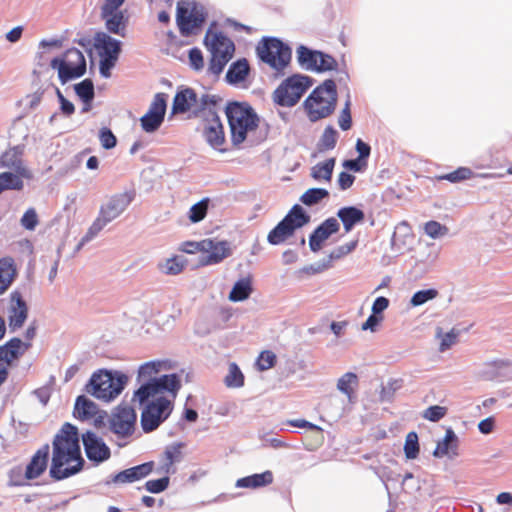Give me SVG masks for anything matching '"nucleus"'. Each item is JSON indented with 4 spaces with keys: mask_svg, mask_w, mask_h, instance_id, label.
<instances>
[{
    "mask_svg": "<svg viewBox=\"0 0 512 512\" xmlns=\"http://www.w3.org/2000/svg\"><path fill=\"white\" fill-rule=\"evenodd\" d=\"M135 198V191H125L118 193L109 198V200L101 206L99 213L109 222L119 217L131 204Z\"/></svg>",
    "mask_w": 512,
    "mask_h": 512,
    "instance_id": "2eb2a0df",
    "label": "nucleus"
},
{
    "mask_svg": "<svg viewBox=\"0 0 512 512\" xmlns=\"http://www.w3.org/2000/svg\"><path fill=\"white\" fill-rule=\"evenodd\" d=\"M205 255L200 262L203 265L218 264L229 255L226 242H215L211 239V249L203 251Z\"/></svg>",
    "mask_w": 512,
    "mask_h": 512,
    "instance_id": "72a5a7b5",
    "label": "nucleus"
},
{
    "mask_svg": "<svg viewBox=\"0 0 512 512\" xmlns=\"http://www.w3.org/2000/svg\"><path fill=\"white\" fill-rule=\"evenodd\" d=\"M170 478L165 474L164 477L154 480H148L145 483V489L150 493H161L169 486Z\"/></svg>",
    "mask_w": 512,
    "mask_h": 512,
    "instance_id": "0e129e2a",
    "label": "nucleus"
},
{
    "mask_svg": "<svg viewBox=\"0 0 512 512\" xmlns=\"http://www.w3.org/2000/svg\"><path fill=\"white\" fill-rule=\"evenodd\" d=\"M335 158H329L324 162H319L311 168V177L316 181H331Z\"/></svg>",
    "mask_w": 512,
    "mask_h": 512,
    "instance_id": "e433bc0d",
    "label": "nucleus"
},
{
    "mask_svg": "<svg viewBox=\"0 0 512 512\" xmlns=\"http://www.w3.org/2000/svg\"><path fill=\"white\" fill-rule=\"evenodd\" d=\"M404 453L407 459H415L419 454V442L416 432L411 431L407 434L404 444Z\"/></svg>",
    "mask_w": 512,
    "mask_h": 512,
    "instance_id": "5fc2aeb1",
    "label": "nucleus"
},
{
    "mask_svg": "<svg viewBox=\"0 0 512 512\" xmlns=\"http://www.w3.org/2000/svg\"><path fill=\"white\" fill-rule=\"evenodd\" d=\"M295 232L293 226L282 219L268 234L267 240L272 245H279Z\"/></svg>",
    "mask_w": 512,
    "mask_h": 512,
    "instance_id": "f704fd0d",
    "label": "nucleus"
},
{
    "mask_svg": "<svg viewBox=\"0 0 512 512\" xmlns=\"http://www.w3.org/2000/svg\"><path fill=\"white\" fill-rule=\"evenodd\" d=\"M448 227L438 221L430 220L424 225V232L432 239H437L448 234Z\"/></svg>",
    "mask_w": 512,
    "mask_h": 512,
    "instance_id": "13d9d810",
    "label": "nucleus"
},
{
    "mask_svg": "<svg viewBox=\"0 0 512 512\" xmlns=\"http://www.w3.org/2000/svg\"><path fill=\"white\" fill-rule=\"evenodd\" d=\"M283 219L296 230L309 223L310 216L304 211L302 206L295 204Z\"/></svg>",
    "mask_w": 512,
    "mask_h": 512,
    "instance_id": "58836bf2",
    "label": "nucleus"
},
{
    "mask_svg": "<svg viewBox=\"0 0 512 512\" xmlns=\"http://www.w3.org/2000/svg\"><path fill=\"white\" fill-rule=\"evenodd\" d=\"M82 442L87 458L95 463H101L110 458L111 452L102 438L94 432L87 431L82 434Z\"/></svg>",
    "mask_w": 512,
    "mask_h": 512,
    "instance_id": "4468645a",
    "label": "nucleus"
},
{
    "mask_svg": "<svg viewBox=\"0 0 512 512\" xmlns=\"http://www.w3.org/2000/svg\"><path fill=\"white\" fill-rule=\"evenodd\" d=\"M338 132L331 126H327L319 140L320 150H331L334 149L337 143Z\"/></svg>",
    "mask_w": 512,
    "mask_h": 512,
    "instance_id": "3c124183",
    "label": "nucleus"
},
{
    "mask_svg": "<svg viewBox=\"0 0 512 512\" xmlns=\"http://www.w3.org/2000/svg\"><path fill=\"white\" fill-rule=\"evenodd\" d=\"M186 264V260L179 256H174L160 262L158 268L165 275H178L184 270Z\"/></svg>",
    "mask_w": 512,
    "mask_h": 512,
    "instance_id": "a19ab883",
    "label": "nucleus"
},
{
    "mask_svg": "<svg viewBox=\"0 0 512 512\" xmlns=\"http://www.w3.org/2000/svg\"><path fill=\"white\" fill-rule=\"evenodd\" d=\"M207 249H211V239H203L201 241H186L183 242L180 247V250L187 254L203 252Z\"/></svg>",
    "mask_w": 512,
    "mask_h": 512,
    "instance_id": "4d7b16f0",
    "label": "nucleus"
},
{
    "mask_svg": "<svg viewBox=\"0 0 512 512\" xmlns=\"http://www.w3.org/2000/svg\"><path fill=\"white\" fill-rule=\"evenodd\" d=\"M30 342H23L18 337H13L5 344L0 345V364L12 365L15 360H19L30 348Z\"/></svg>",
    "mask_w": 512,
    "mask_h": 512,
    "instance_id": "aec40b11",
    "label": "nucleus"
},
{
    "mask_svg": "<svg viewBox=\"0 0 512 512\" xmlns=\"http://www.w3.org/2000/svg\"><path fill=\"white\" fill-rule=\"evenodd\" d=\"M250 72L247 59L242 58L233 62L226 73L225 79L231 85H237L246 80Z\"/></svg>",
    "mask_w": 512,
    "mask_h": 512,
    "instance_id": "2f4dec72",
    "label": "nucleus"
},
{
    "mask_svg": "<svg viewBox=\"0 0 512 512\" xmlns=\"http://www.w3.org/2000/svg\"><path fill=\"white\" fill-rule=\"evenodd\" d=\"M85 460L81 455L78 428L64 423L54 436L52 442V459L49 469L50 477L61 481L82 471Z\"/></svg>",
    "mask_w": 512,
    "mask_h": 512,
    "instance_id": "f257e3e1",
    "label": "nucleus"
},
{
    "mask_svg": "<svg viewBox=\"0 0 512 512\" xmlns=\"http://www.w3.org/2000/svg\"><path fill=\"white\" fill-rule=\"evenodd\" d=\"M232 57L233 56L227 52L222 55L211 54L207 72L214 76H219Z\"/></svg>",
    "mask_w": 512,
    "mask_h": 512,
    "instance_id": "a18cd8bd",
    "label": "nucleus"
},
{
    "mask_svg": "<svg viewBox=\"0 0 512 512\" xmlns=\"http://www.w3.org/2000/svg\"><path fill=\"white\" fill-rule=\"evenodd\" d=\"M24 146L16 145L0 156V168H7L15 173L22 175L26 179L32 178L31 171L25 166L23 161Z\"/></svg>",
    "mask_w": 512,
    "mask_h": 512,
    "instance_id": "dca6fc26",
    "label": "nucleus"
},
{
    "mask_svg": "<svg viewBox=\"0 0 512 512\" xmlns=\"http://www.w3.org/2000/svg\"><path fill=\"white\" fill-rule=\"evenodd\" d=\"M154 469V462L149 461L140 465L125 469L111 476L110 480L106 481V484H126L133 483L141 480L148 476Z\"/></svg>",
    "mask_w": 512,
    "mask_h": 512,
    "instance_id": "6ab92c4d",
    "label": "nucleus"
},
{
    "mask_svg": "<svg viewBox=\"0 0 512 512\" xmlns=\"http://www.w3.org/2000/svg\"><path fill=\"white\" fill-rule=\"evenodd\" d=\"M204 44L214 55H222L227 52L233 56L235 52V45L231 39L222 32L212 33L211 29L205 35Z\"/></svg>",
    "mask_w": 512,
    "mask_h": 512,
    "instance_id": "4be33fe9",
    "label": "nucleus"
},
{
    "mask_svg": "<svg viewBox=\"0 0 512 512\" xmlns=\"http://www.w3.org/2000/svg\"><path fill=\"white\" fill-rule=\"evenodd\" d=\"M313 79L302 74L286 78L273 92L274 102L282 107L295 106L304 93L312 86Z\"/></svg>",
    "mask_w": 512,
    "mask_h": 512,
    "instance_id": "0eeeda50",
    "label": "nucleus"
},
{
    "mask_svg": "<svg viewBox=\"0 0 512 512\" xmlns=\"http://www.w3.org/2000/svg\"><path fill=\"white\" fill-rule=\"evenodd\" d=\"M50 446L44 444L32 456L25 470V479L33 480L41 476L47 468Z\"/></svg>",
    "mask_w": 512,
    "mask_h": 512,
    "instance_id": "5701e85b",
    "label": "nucleus"
},
{
    "mask_svg": "<svg viewBox=\"0 0 512 512\" xmlns=\"http://www.w3.org/2000/svg\"><path fill=\"white\" fill-rule=\"evenodd\" d=\"M167 107V95L165 93H157L154 96L152 103L148 109V112H152L161 117H165Z\"/></svg>",
    "mask_w": 512,
    "mask_h": 512,
    "instance_id": "052dcab7",
    "label": "nucleus"
},
{
    "mask_svg": "<svg viewBox=\"0 0 512 512\" xmlns=\"http://www.w3.org/2000/svg\"><path fill=\"white\" fill-rule=\"evenodd\" d=\"M10 307L8 309L9 327L15 331L23 326L28 316V306L19 291L10 294Z\"/></svg>",
    "mask_w": 512,
    "mask_h": 512,
    "instance_id": "f3484780",
    "label": "nucleus"
},
{
    "mask_svg": "<svg viewBox=\"0 0 512 512\" xmlns=\"http://www.w3.org/2000/svg\"><path fill=\"white\" fill-rule=\"evenodd\" d=\"M24 177L13 171L0 173V194L5 190H22Z\"/></svg>",
    "mask_w": 512,
    "mask_h": 512,
    "instance_id": "ea45409f",
    "label": "nucleus"
},
{
    "mask_svg": "<svg viewBox=\"0 0 512 512\" xmlns=\"http://www.w3.org/2000/svg\"><path fill=\"white\" fill-rule=\"evenodd\" d=\"M50 66L58 70V77L62 84L82 77L86 72V60L83 53L77 48L68 49L64 55L51 60Z\"/></svg>",
    "mask_w": 512,
    "mask_h": 512,
    "instance_id": "9d476101",
    "label": "nucleus"
},
{
    "mask_svg": "<svg viewBox=\"0 0 512 512\" xmlns=\"http://www.w3.org/2000/svg\"><path fill=\"white\" fill-rule=\"evenodd\" d=\"M259 59L277 72L286 68L292 57L291 48L275 37H264L256 46Z\"/></svg>",
    "mask_w": 512,
    "mask_h": 512,
    "instance_id": "423d86ee",
    "label": "nucleus"
},
{
    "mask_svg": "<svg viewBox=\"0 0 512 512\" xmlns=\"http://www.w3.org/2000/svg\"><path fill=\"white\" fill-rule=\"evenodd\" d=\"M225 114L231 132V142L234 146L242 144L247 134L259 126L260 119L252 106L247 102H229Z\"/></svg>",
    "mask_w": 512,
    "mask_h": 512,
    "instance_id": "7ed1b4c3",
    "label": "nucleus"
},
{
    "mask_svg": "<svg viewBox=\"0 0 512 512\" xmlns=\"http://www.w3.org/2000/svg\"><path fill=\"white\" fill-rule=\"evenodd\" d=\"M273 480V473L270 470H266L263 473L240 478L236 481L235 485L237 488L258 489L272 484Z\"/></svg>",
    "mask_w": 512,
    "mask_h": 512,
    "instance_id": "7c9ffc66",
    "label": "nucleus"
},
{
    "mask_svg": "<svg viewBox=\"0 0 512 512\" xmlns=\"http://www.w3.org/2000/svg\"><path fill=\"white\" fill-rule=\"evenodd\" d=\"M140 417L141 428L145 433L155 431L173 411V401L162 394L150 398L143 405Z\"/></svg>",
    "mask_w": 512,
    "mask_h": 512,
    "instance_id": "6e6552de",
    "label": "nucleus"
},
{
    "mask_svg": "<svg viewBox=\"0 0 512 512\" xmlns=\"http://www.w3.org/2000/svg\"><path fill=\"white\" fill-rule=\"evenodd\" d=\"M127 382L126 374L103 369L92 374L84 390L99 400L109 402L123 391Z\"/></svg>",
    "mask_w": 512,
    "mask_h": 512,
    "instance_id": "39448f33",
    "label": "nucleus"
},
{
    "mask_svg": "<svg viewBox=\"0 0 512 512\" xmlns=\"http://www.w3.org/2000/svg\"><path fill=\"white\" fill-rule=\"evenodd\" d=\"M160 363L156 361L146 362L139 367L137 381L141 383L140 387L134 391L133 401L143 405L150 398L169 392L175 399L177 392L181 388V381L177 374H166L160 377H153L157 374Z\"/></svg>",
    "mask_w": 512,
    "mask_h": 512,
    "instance_id": "f03ea898",
    "label": "nucleus"
},
{
    "mask_svg": "<svg viewBox=\"0 0 512 512\" xmlns=\"http://www.w3.org/2000/svg\"><path fill=\"white\" fill-rule=\"evenodd\" d=\"M252 293V283L249 278L238 280L229 294V300L232 302H240L249 298Z\"/></svg>",
    "mask_w": 512,
    "mask_h": 512,
    "instance_id": "4c0bfd02",
    "label": "nucleus"
},
{
    "mask_svg": "<svg viewBox=\"0 0 512 512\" xmlns=\"http://www.w3.org/2000/svg\"><path fill=\"white\" fill-rule=\"evenodd\" d=\"M224 383L231 388H239L244 385V375L236 363L229 364V372L224 379Z\"/></svg>",
    "mask_w": 512,
    "mask_h": 512,
    "instance_id": "de8ad7c7",
    "label": "nucleus"
},
{
    "mask_svg": "<svg viewBox=\"0 0 512 512\" xmlns=\"http://www.w3.org/2000/svg\"><path fill=\"white\" fill-rule=\"evenodd\" d=\"M473 171L468 167H459L453 172L447 173L440 177L442 180H447L451 183H458L463 180L470 179L473 176Z\"/></svg>",
    "mask_w": 512,
    "mask_h": 512,
    "instance_id": "bf43d9fd",
    "label": "nucleus"
},
{
    "mask_svg": "<svg viewBox=\"0 0 512 512\" xmlns=\"http://www.w3.org/2000/svg\"><path fill=\"white\" fill-rule=\"evenodd\" d=\"M75 93L83 103L92 102L95 96L94 84L91 79H84L74 86Z\"/></svg>",
    "mask_w": 512,
    "mask_h": 512,
    "instance_id": "09e8293b",
    "label": "nucleus"
},
{
    "mask_svg": "<svg viewBox=\"0 0 512 512\" xmlns=\"http://www.w3.org/2000/svg\"><path fill=\"white\" fill-rule=\"evenodd\" d=\"M206 17L204 6L194 0H181L177 3L176 22L180 34L184 37L196 34Z\"/></svg>",
    "mask_w": 512,
    "mask_h": 512,
    "instance_id": "1a4fd4ad",
    "label": "nucleus"
},
{
    "mask_svg": "<svg viewBox=\"0 0 512 512\" xmlns=\"http://www.w3.org/2000/svg\"><path fill=\"white\" fill-rule=\"evenodd\" d=\"M275 363L276 355L270 350L262 351L256 361V365L260 371L272 368Z\"/></svg>",
    "mask_w": 512,
    "mask_h": 512,
    "instance_id": "e2e57ef3",
    "label": "nucleus"
},
{
    "mask_svg": "<svg viewBox=\"0 0 512 512\" xmlns=\"http://www.w3.org/2000/svg\"><path fill=\"white\" fill-rule=\"evenodd\" d=\"M110 223L108 220H106L102 215L99 213L98 217L94 220V222L91 224L89 229L87 230L86 234L81 238L77 249L79 250L81 247H83L86 243L93 240L102 230L103 228Z\"/></svg>",
    "mask_w": 512,
    "mask_h": 512,
    "instance_id": "37998d69",
    "label": "nucleus"
},
{
    "mask_svg": "<svg viewBox=\"0 0 512 512\" xmlns=\"http://www.w3.org/2000/svg\"><path fill=\"white\" fill-rule=\"evenodd\" d=\"M350 106H351V102H350V99L348 98L345 103L344 108L342 109V111L338 117L339 127L343 131L349 130L352 126V117H351Z\"/></svg>",
    "mask_w": 512,
    "mask_h": 512,
    "instance_id": "338daca9",
    "label": "nucleus"
},
{
    "mask_svg": "<svg viewBox=\"0 0 512 512\" xmlns=\"http://www.w3.org/2000/svg\"><path fill=\"white\" fill-rule=\"evenodd\" d=\"M337 216L341 220L345 232H350L355 225L362 223L365 219L364 212L355 206L340 208L337 212Z\"/></svg>",
    "mask_w": 512,
    "mask_h": 512,
    "instance_id": "c85d7f7f",
    "label": "nucleus"
},
{
    "mask_svg": "<svg viewBox=\"0 0 512 512\" xmlns=\"http://www.w3.org/2000/svg\"><path fill=\"white\" fill-rule=\"evenodd\" d=\"M198 105V95L190 87L182 88L177 91L173 99L172 112L174 114L186 113L191 109L196 110Z\"/></svg>",
    "mask_w": 512,
    "mask_h": 512,
    "instance_id": "b1692460",
    "label": "nucleus"
},
{
    "mask_svg": "<svg viewBox=\"0 0 512 512\" xmlns=\"http://www.w3.org/2000/svg\"><path fill=\"white\" fill-rule=\"evenodd\" d=\"M337 65V61L331 55L323 53L321 51L317 52V63L315 66V71H331L336 69Z\"/></svg>",
    "mask_w": 512,
    "mask_h": 512,
    "instance_id": "6e6d98bb",
    "label": "nucleus"
},
{
    "mask_svg": "<svg viewBox=\"0 0 512 512\" xmlns=\"http://www.w3.org/2000/svg\"><path fill=\"white\" fill-rule=\"evenodd\" d=\"M317 52L300 45L297 49V59L300 65H306V69L315 70L317 63Z\"/></svg>",
    "mask_w": 512,
    "mask_h": 512,
    "instance_id": "49530a36",
    "label": "nucleus"
},
{
    "mask_svg": "<svg viewBox=\"0 0 512 512\" xmlns=\"http://www.w3.org/2000/svg\"><path fill=\"white\" fill-rule=\"evenodd\" d=\"M95 46L99 49H102L100 56L111 57L114 56L116 58L119 57L121 51V42L109 36L104 32H98L95 35Z\"/></svg>",
    "mask_w": 512,
    "mask_h": 512,
    "instance_id": "c756f323",
    "label": "nucleus"
},
{
    "mask_svg": "<svg viewBox=\"0 0 512 512\" xmlns=\"http://www.w3.org/2000/svg\"><path fill=\"white\" fill-rule=\"evenodd\" d=\"M337 99L335 81L332 79L325 80L312 91L303 103L308 119L311 122H317L329 117L335 111Z\"/></svg>",
    "mask_w": 512,
    "mask_h": 512,
    "instance_id": "20e7f679",
    "label": "nucleus"
},
{
    "mask_svg": "<svg viewBox=\"0 0 512 512\" xmlns=\"http://www.w3.org/2000/svg\"><path fill=\"white\" fill-rule=\"evenodd\" d=\"M17 274L15 261L11 256L0 258V294L11 286Z\"/></svg>",
    "mask_w": 512,
    "mask_h": 512,
    "instance_id": "cd10ccee",
    "label": "nucleus"
},
{
    "mask_svg": "<svg viewBox=\"0 0 512 512\" xmlns=\"http://www.w3.org/2000/svg\"><path fill=\"white\" fill-rule=\"evenodd\" d=\"M220 99L215 95L203 94L198 97V105L194 110L195 115H201L203 118L209 117V111H215V106Z\"/></svg>",
    "mask_w": 512,
    "mask_h": 512,
    "instance_id": "79ce46f5",
    "label": "nucleus"
},
{
    "mask_svg": "<svg viewBox=\"0 0 512 512\" xmlns=\"http://www.w3.org/2000/svg\"><path fill=\"white\" fill-rule=\"evenodd\" d=\"M200 129L206 142L213 149L224 151L220 148L225 142L224 128L216 111H209V117L203 118Z\"/></svg>",
    "mask_w": 512,
    "mask_h": 512,
    "instance_id": "ddd939ff",
    "label": "nucleus"
},
{
    "mask_svg": "<svg viewBox=\"0 0 512 512\" xmlns=\"http://www.w3.org/2000/svg\"><path fill=\"white\" fill-rule=\"evenodd\" d=\"M185 447V443L176 442L167 445L160 458V466L157 469L158 473L166 475L176 473V463H180L183 459L182 449Z\"/></svg>",
    "mask_w": 512,
    "mask_h": 512,
    "instance_id": "a211bd4d",
    "label": "nucleus"
},
{
    "mask_svg": "<svg viewBox=\"0 0 512 512\" xmlns=\"http://www.w3.org/2000/svg\"><path fill=\"white\" fill-rule=\"evenodd\" d=\"M358 384V376L353 372H347L338 379L337 389L346 395L349 401H353Z\"/></svg>",
    "mask_w": 512,
    "mask_h": 512,
    "instance_id": "c9c22d12",
    "label": "nucleus"
},
{
    "mask_svg": "<svg viewBox=\"0 0 512 512\" xmlns=\"http://www.w3.org/2000/svg\"><path fill=\"white\" fill-rule=\"evenodd\" d=\"M339 228L340 225L336 218L330 217L324 220L310 235L309 246L311 251H319L322 247V243L332 234L337 233Z\"/></svg>",
    "mask_w": 512,
    "mask_h": 512,
    "instance_id": "412c9836",
    "label": "nucleus"
},
{
    "mask_svg": "<svg viewBox=\"0 0 512 512\" xmlns=\"http://www.w3.org/2000/svg\"><path fill=\"white\" fill-rule=\"evenodd\" d=\"M101 18L105 20V27L110 33L120 36L125 35L128 18L125 17L124 11L117 9L108 13L104 8H101Z\"/></svg>",
    "mask_w": 512,
    "mask_h": 512,
    "instance_id": "a878e982",
    "label": "nucleus"
},
{
    "mask_svg": "<svg viewBox=\"0 0 512 512\" xmlns=\"http://www.w3.org/2000/svg\"><path fill=\"white\" fill-rule=\"evenodd\" d=\"M477 376L485 381L512 380V360L495 359L485 362L478 370Z\"/></svg>",
    "mask_w": 512,
    "mask_h": 512,
    "instance_id": "f8f14e48",
    "label": "nucleus"
},
{
    "mask_svg": "<svg viewBox=\"0 0 512 512\" xmlns=\"http://www.w3.org/2000/svg\"><path fill=\"white\" fill-rule=\"evenodd\" d=\"M98 412L97 405L84 395L76 398L73 415L76 419L85 421L93 418Z\"/></svg>",
    "mask_w": 512,
    "mask_h": 512,
    "instance_id": "473e14b6",
    "label": "nucleus"
},
{
    "mask_svg": "<svg viewBox=\"0 0 512 512\" xmlns=\"http://www.w3.org/2000/svg\"><path fill=\"white\" fill-rule=\"evenodd\" d=\"M99 139H100L101 146L107 150L114 148L117 144V139H116L115 135L107 127H103L100 130Z\"/></svg>",
    "mask_w": 512,
    "mask_h": 512,
    "instance_id": "774afa93",
    "label": "nucleus"
},
{
    "mask_svg": "<svg viewBox=\"0 0 512 512\" xmlns=\"http://www.w3.org/2000/svg\"><path fill=\"white\" fill-rule=\"evenodd\" d=\"M209 199L204 198L192 205L189 211V219L192 223H198L202 221L208 211Z\"/></svg>",
    "mask_w": 512,
    "mask_h": 512,
    "instance_id": "864d4df0",
    "label": "nucleus"
},
{
    "mask_svg": "<svg viewBox=\"0 0 512 512\" xmlns=\"http://www.w3.org/2000/svg\"><path fill=\"white\" fill-rule=\"evenodd\" d=\"M438 290L430 288L426 290H419L413 294L410 299V305L412 307H418L425 304L428 301L435 299L438 296Z\"/></svg>",
    "mask_w": 512,
    "mask_h": 512,
    "instance_id": "603ef678",
    "label": "nucleus"
},
{
    "mask_svg": "<svg viewBox=\"0 0 512 512\" xmlns=\"http://www.w3.org/2000/svg\"><path fill=\"white\" fill-rule=\"evenodd\" d=\"M447 414V408L444 406L434 405L424 410L422 417L431 422L441 420Z\"/></svg>",
    "mask_w": 512,
    "mask_h": 512,
    "instance_id": "69168bd1",
    "label": "nucleus"
},
{
    "mask_svg": "<svg viewBox=\"0 0 512 512\" xmlns=\"http://www.w3.org/2000/svg\"><path fill=\"white\" fill-rule=\"evenodd\" d=\"M20 224L26 230L34 231L39 224L36 210L34 208L27 209L20 219Z\"/></svg>",
    "mask_w": 512,
    "mask_h": 512,
    "instance_id": "680f3d73",
    "label": "nucleus"
},
{
    "mask_svg": "<svg viewBox=\"0 0 512 512\" xmlns=\"http://www.w3.org/2000/svg\"><path fill=\"white\" fill-rule=\"evenodd\" d=\"M414 235L407 221H401L395 227L391 237V249L396 253H403L412 243Z\"/></svg>",
    "mask_w": 512,
    "mask_h": 512,
    "instance_id": "393cba45",
    "label": "nucleus"
},
{
    "mask_svg": "<svg viewBox=\"0 0 512 512\" xmlns=\"http://www.w3.org/2000/svg\"><path fill=\"white\" fill-rule=\"evenodd\" d=\"M458 443V437L453 429L451 427L447 428L445 437L442 441L437 443V446L433 451V456L437 458H442L444 456L454 458L458 456Z\"/></svg>",
    "mask_w": 512,
    "mask_h": 512,
    "instance_id": "bb28decb",
    "label": "nucleus"
},
{
    "mask_svg": "<svg viewBox=\"0 0 512 512\" xmlns=\"http://www.w3.org/2000/svg\"><path fill=\"white\" fill-rule=\"evenodd\" d=\"M163 121V117L148 111L140 118L141 127L147 133L157 131Z\"/></svg>",
    "mask_w": 512,
    "mask_h": 512,
    "instance_id": "8fccbe9b",
    "label": "nucleus"
},
{
    "mask_svg": "<svg viewBox=\"0 0 512 512\" xmlns=\"http://www.w3.org/2000/svg\"><path fill=\"white\" fill-rule=\"evenodd\" d=\"M329 197L328 190L324 188H310L300 197V201L306 206H313Z\"/></svg>",
    "mask_w": 512,
    "mask_h": 512,
    "instance_id": "c03bdc74",
    "label": "nucleus"
},
{
    "mask_svg": "<svg viewBox=\"0 0 512 512\" xmlns=\"http://www.w3.org/2000/svg\"><path fill=\"white\" fill-rule=\"evenodd\" d=\"M137 414L132 406L126 403L119 404L113 411L110 420V430L120 436L128 437L133 434Z\"/></svg>",
    "mask_w": 512,
    "mask_h": 512,
    "instance_id": "9b49d317",
    "label": "nucleus"
}]
</instances>
